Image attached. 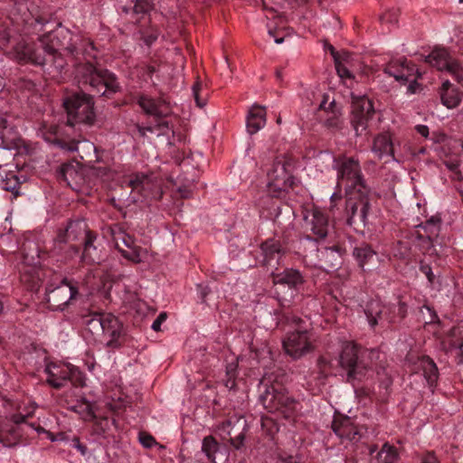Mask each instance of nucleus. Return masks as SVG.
Masks as SVG:
<instances>
[{
    "instance_id": "nucleus-1",
    "label": "nucleus",
    "mask_w": 463,
    "mask_h": 463,
    "mask_svg": "<svg viewBox=\"0 0 463 463\" xmlns=\"http://www.w3.org/2000/svg\"><path fill=\"white\" fill-rule=\"evenodd\" d=\"M44 35L54 52L66 58L67 64L71 62L75 80L82 90L108 99L120 90L114 73L94 65L97 50L89 39L61 25Z\"/></svg>"
},
{
    "instance_id": "nucleus-2",
    "label": "nucleus",
    "mask_w": 463,
    "mask_h": 463,
    "mask_svg": "<svg viewBox=\"0 0 463 463\" xmlns=\"http://www.w3.org/2000/svg\"><path fill=\"white\" fill-rule=\"evenodd\" d=\"M82 323L95 341L104 344L108 348L118 349L126 341V333L122 322L110 313L90 312L80 315Z\"/></svg>"
},
{
    "instance_id": "nucleus-3",
    "label": "nucleus",
    "mask_w": 463,
    "mask_h": 463,
    "mask_svg": "<svg viewBox=\"0 0 463 463\" xmlns=\"http://www.w3.org/2000/svg\"><path fill=\"white\" fill-rule=\"evenodd\" d=\"M14 53L19 62L31 63L47 71L61 72L67 66L66 58L54 52L44 34L34 43H18Z\"/></svg>"
},
{
    "instance_id": "nucleus-4",
    "label": "nucleus",
    "mask_w": 463,
    "mask_h": 463,
    "mask_svg": "<svg viewBox=\"0 0 463 463\" xmlns=\"http://www.w3.org/2000/svg\"><path fill=\"white\" fill-rule=\"evenodd\" d=\"M91 232L87 222L82 219L71 221L65 231L59 232L53 241V247L51 251L58 260L67 261L78 255L80 248L76 242L81 244Z\"/></svg>"
},
{
    "instance_id": "nucleus-5",
    "label": "nucleus",
    "mask_w": 463,
    "mask_h": 463,
    "mask_svg": "<svg viewBox=\"0 0 463 463\" xmlns=\"http://www.w3.org/2000/svg\"><path fill=\"white\" fill-rule=\"evenodd\" d=\"M333 168L336 171V189L345 188V193L369 189L363 178L358 160L341 156L334 158Z\"/></svg>"
},
{
    "instance_id": "nucleus-6",
    "label": "nucleus",
    "mask_w": 463,
    "mask_h": 463,
    "mask_svg": "<svg viewBox=\"0 0 463 463\" xmlns=\"http://www.w3.org/2000/svg\"><path fill=\"white\" fill-rule=\"evenodd\" d=\"M63 107L67 112L68 125L76 124L91 126L96 120L94 101L90 94L83 91L75 92L63 99Z\"/></svg>"
},
{
    "instance_id": "nucleus-7",
    "label": "nucleus",
    "mask_w": 463,
    "mask_h": 463,
    "mask_svg": "<svg viewBox=\"0 0 463 463\" xmlns=\"http://www.w3.org/2000/svg\"><path fill=\"white\" fill-rule=\"evenodd\" d=\"M273 283L278 300L284 307L289 306L305 283L302 273L296 269H285L273 274Z\"/></svg>"
},
{
    "instance_id": "nucleus-8",
    "label": "nucleus",
    "mask_w": 463,
    "mask_h": 463,
    "mask_svg": "<svg viewBox=\"0 0 463 463\" xmlns=\"http://www.w3.org/2000/svg\"><path fill=\"white\" fill-rule=\"evenodd\" d=\"M260 402L269 411L279 413L285 419L293 418L298 411V402L276 385L266 388L260 395Z\"/></svg>"
},
{
    "instance_id": "nucleus-9",
    "label": "nucleus",
    "mask_w": 463,
    "mask_h": 463,
    "mask_svg": "<svg viewBox=\"0 0 463 463\" xmlns=\"http://www.w3.org/2000/svg\"><path fill=\"white\" fill-rule=\"evenodd\" d=\"M346 194L345 215L349 226H365L370 209V190L354 191Z\"/></svg>"
},
{
    "instance_id": "nucleus-10",
    "label": "nucleus",
    "mask_w": 463,
    "mask_h": 463,
    "mask_svg": "<svg viewBox=\"0 0 463 463\" xmlns=\"http://www.w3.org/2000/svg\"><path fill=\"white\" fill-rule=\"evenodd\" d=\"M314 335L307 329H302L299 326L296 330L290 332L283 340L285 352L294 359H298L315 348Z\"/></svg>"
},
{
    "instance_id": "nucleus-11",
    "label": "nucleus",
    "mask_w": 463,
    "mask_h": 463,
    "mask_svg": "<svg viewBox=\"0 0 463 463\" xmlns=\"http://www.w3.org/2000/svg\"><path fill=\"white\" fill-rule=\"evenodd\" d=\"M406 312L407 307L403 302H399L398 305L383 306L379 302H371L365 310L368 322L372 327H374L379 323L395 322L397 317H404Z\"/></svg>"
},
{
    "instance_id": "nucleus-12",
    "label": "nucleus",
    "mask_w": 463,
    "mask_h": 463,
    "mask_svg": "<svg viewBox=\"0 0 463 463\" xmlns=\"http://www.w3.org/2000/svg\"><path fill=\"white\" fill-rule=\"evenodd\" d=\"M78 294L79 289L76 284L71 280L63 279L58 286L54 288L50 286L46 288L45 299L49 308L63 310Z\"/></svg>"
},
{
    "instance_id": "nucleus-13",
    "label": "nucleus",
    "mask_w": 463,
    "mask_h": 463,
    "mask_svg": "<svg viewBox=\"0 0 463 463\" xmlns=\"http://www.w3.org/2000/svg\"><path fill=\"white\" fill-rule=\"evenodd\" d=\"M425 61L435 67L438 71L450 74L458 83L463 82V67L459 62L450 57L445 48L436 47L425 57Z\"/></svg>"
},
{
    "instance_id": "nucleus-14",
    "label": "nucleus",
    "mask_w": 463,
    "mask_h": 463,
    "mask_svg": "<svg viewBox=\"0 0 463 463\" xmlns=\"http://www.w3.org/2000/svg\"><path fill=\"white\" fill-rule=\"evenodd\" d=\"M338 364L346 372L348 381L361 380L366 375L367 369L358 361V348L353 343L344 344Z\"/></svg>"
},
{
    "instance_id": "nucleus-15",
    "label": "nucleus",
    "mask_w": 463,
    "mask_h": 463,
    "mask_svg": "<svg viewBox=\"0 0 463 463\" xmlns=\"http://www.w3.org/2000/svg\"><path fill=\"white\" fill-rule=\"evenodd\" d=\"M108 232L115 242L116 248L121 252L124 258L135 263L141 261L138 249L135 246L134 238L127 233L119 223L110 225L108 228Z\"/></svg>"
},
{
    "instance_id": "nucleus-16",
    "label": "nucleus",
    "mask_w": 463,
    "mask_h": 463,
    "mask_svg": "<svg viewBox=\"0 0 463 463\" xmlns=\"http://www.w3.org/2000/svg\"><path fill=\"white\" fill-rule=\"evenodd\" d=\"M383 71L389 76L393 77L395 80L399 82H410L408 90L411 93H414L416 91V79L420 77V73L414 68L413 65L411 66L407 62L406 59H399L390 61L388 64H386Z\"/></svg>"
},
{
    "instance_id": "nucleus-17",
    "label": "nucleus",
    "mask_w": 463,
    "mask_h": 463,
    "mask_svg": "<svg viewBox=\"0 0 463 463\" xmlns=\"http://www.w3.org/2000/svg\"><path fill=\"white\" fill-rule=\"evenodd\" d=\"M373 114V105L369 99L362 97L354 100L352 124L357 136L366 131L369 119Z\"/></svg>"
},
{
    "instance_id": "nucleus-18",
    "label": "nucleus",
    "mask_w": 463,
    "mask_h": 463,
    "mask_svg": "<svg viewBox=\"0 0 463 463\" xmlns=\"http://www.w3.org/2000/svg\"><path fill=\"white\" fill-rule=\"evenodd\" d=\"M137 103L143 112L149 117L156 118H167L171 114L169 103L163 98H152L141 94L137 97Z\"/></svg>"
},
{
    "instance_id": "nucleus-19",
    "label": "nucleus",
    "mask_w": 463,
    "mask_h": 463,
    "mask_svg": "<svg viewBox=\"0 0 463 463\" xmlns=\"http://www.w3.org/2000/svg\"><path fill=\"white\" fill-rule=\"evenodd\" d=\"M331 53L338 76L345 80L354 79V71L360 69L357 57L348 52H335L333 47H331Z\"/></svg>"
},
{
    "instance_id": "nucleus-20",
    "label": "nucleus",
    "mask_w": 463,
    "mask_h": 463,
    "mask_svg": "<svg viewBox=\"0 0 463 463\" xmlns=\"http://www.w3.org/2000/svg\"><path fill=\"white\" fill-rule=\"evenodd\" d=\"M317 257V260H313V254L311 253L308 258H310L309 262L318 268L323 269H330L335 268L341 262V256L339 253L338 247H323L321 249H317L315 252Z\"/></svg>"
},
{
    "instance_id": "nucleus-21",
    "label": "nucleus",
    "mask_w": 463,
    "mask_h": 463,
    "mask_svg": "<svg viewBox=\"0 0 463 463\" xmlns=\"http://www.w3.org/2000/svg\"><path fill=\"white\" fill-rule=\"evenodd\" d=\"M413 373H421L430 386H433L439 376L436 364L428 356H418L415 360L409 358Z\"/></svg>"
},
{
    "instance_id": "nucleus-22",
    "label": "nucleus",
    "mask_w": 463,
    "mask_h": 463,
    "mask_svg": "<svg viewBox=\"0 0 463 463\" xmlns=\"http://www.w3.org/2000/svg\"><path fill=\"white\" fill-rule=\"evenodd\" d=\"M307 228L317 237L316 240L324 239L329 234L330 226L326 215L319 209L315 208L305 217Z\"/></svg>"
},
{
    "instance_id": "nucleus-23",
    "label": "nucleus",
    "mask_w": 463,
    "mask_h": 463,
    "mask_svg": "<svg viewBox=\"0 0 463 463\" xmlns=\"http://www.w3.org/2000/svg\"><path fill=\"white\" fill-rule=\"evenodd\" d=\"M332 429L341 439L356 441L361 437L358 428L348 417L335 420L332 423Z\"/></svg>"
},
{
    "instance_id": "nucleus-24",
    "label": "nucleus",
    "mask_w": 463,
    "mask_h": 463,
    "mask_svg": "<svg viewBox=\"0 0 463 463\" xmlns=\"http://www.w3.org/2000/svg\"><path fill=\"white\" fill-rule=\"evenodd\" d=\"M353 256L360 268L364 270H370L378 263V254L373 248L363 243L354 249Z\"/></svg>"
},
{
    "instance_id": "nucleus-25",
    "label": "nucleus",
    "mask_w": 463,
    "mask_h": 463,
    "mask_svg": "<svg viewBox=\"0 0 463 463\" xmlns=\"http://www.w3.org/2000/svg\"><path fill=\"white\" fill-rule=\"evenodd\" d=\"M288 174L285 165L281 161L274 162L271 169L268 171V185L275 191H281L287 187Z\"/></svg>"
},
{
    "instance_id": "nucleus-26",
    "label": "nucleus",
    "mask_w": 463,
    "mask_h": 463,
    "mask_svg": "<svg viewBox=\"0 0 463 463\" xmlns=\"http://www.w3.org/2000/svg\"><path fill=\"white\" fill-rule=\"evenodd\" d=\"M266 125V110L264 107L252 106L246 118V128L250 135L257 133Z\"/></svg>"
},
{
    "instance_id": "nucleus-27",
    "label": "nucleus",
    "mask_w": 463,
    "mask_h": 463,
    "mask_svg": "<svg viewBox=\"0 0 463 463\" xmlns=\"http://www.w3.org/2000/svg\"><path fill=\"white\" fill-rule=\"evenodd\" d=\"M19 141L17 131L3 118V122L0 123V147L7 150L16 148Z\"/></svg>"
},
{
    "instance_id": "nucleus-28",
    "label": "nucleus",
    "mask_w": 463,
    "mask_h": 463,
    "mask_svg": "<svg viewBox=\"0 0 463 463\" xmlns=\"http://www.w3.org/2000/svg\"><path fill=\"white\" fill-rule=\"evenodd\" d=\"M372 151L379 157L390 156L393 158V142L389 133L378 135L373 143Z\"/></svg>"
},
{
    "instance_id": "nucleus-29",
    "label": "nucleus",
    "mask_w": 463,
    "mask_h": 463,
    "mask_svg": "<svg viewBox=\"0 0 463 463\" xmlns=\"http://www.w3.org/2000/svg\"><path fill=\"white\" fill-rule=\"evenodd\" d=\"M260 250L263 257L262 262L265 265L270 264L274 260H279L282 255V246L279 241L269 239L260 245Z\"/></svg>"
},
{
    "instance_id": "nucleus-30",
    "label": "nucleus",
    "mask_w": 463,
    "mask_h": 463,
    "mask_svg": "<svg viewBox=\"0 0 463 463\" xmlns=\"http://www.w3.org/2000/svg\"><path fill=\"white\" fill-rule=\"evenodd\" d=\"M96 239V234L92 233L82 242L84 247L81 260L86 263H99L101 260V250L94 244Z\"/></svg>"
},
{
    "instance_id": "nucleus-31",
    "label": "nucleus",
    "mask_w": 463,
    "mask_h": 463,
    "mask_svg": "<svg viewBox=\"0 0 463 463\" xmlns=\"http://www.w3.org/2000/svg\"><path fill=\"white\" fill-rule=\"evenodd\" d=\"M440 98L444 106L454 109L461 100V93L449 80H445L440 90Z\"/></svg>"
},
{
    "instance_id": "nucleus-32",
    "label": "nucleus",
    "mask_w": 463,
    "mask_h": 463,
    "mask_svg": "<svg viewBox=\"0 0 463 463\" xmlns=\"http://www.w3.org/2000/svg\"><path fill=\"white\" fill-rule=\"evenodd\" d=\"M128 183V186L131 187L133 191L140 193L145 197L146 196L145 191L150 189L152 186L150 176L143 173L131 175Z\"/></svg>"
},
{
    "instance_id": "nucleus-33",
    "label": "nucleus",
    "mask_w": 463,
    "mask_h": 463,
    "mask_svg": "<svg viewBox=\"0 0 463 463\" xmlns=\"http://www.w3.org/2000/svg\"><path fill=\"white\" fill-rule=\"evenodd\" d=\"M130 5H122L121 9L122 12L125 14H129L132 12L134 14L137 15H144L147 13H149L153 7L154 4L152 0H128Z\"/></svg>"
},
{
    "instance_id": "nucleus-34",
    "label": "nucleus",
    "mask_w": 463,
    "mask_h": 463,
    "mask_svg": "<svg viewBox=\"0 0 463 463\" xmlns=\"http://www.w3.org/2000/svg\"><path fill=\"white\" fill-rule=\"evenodd\" d=\"M0 186L5 191L18 194V188L20 187V181L18 176L13 171L2 170L0 172Z\"/></svg>"
},
{
    "instance_id": "nucleus-35",
    "label": "nucleus",
    "mask_w": 463,
    "mask_h": 463,
    "mask_svg": "<svg viewBox=\"0 0 463 463\" xmlns=\"http://www.w3.org/2000/svg\"><path fill=\"white\" fill-rule=\"evenodd\" d=\"M79 175L75 166L71 164H63L57 172V178L63 181L68 186L74 188L72 182Z\"/></svg>"
},
{
    "instance_id": "nucleus-36",
    "label": "nucleus",
    "mask_w": 463,
    "mask_h": 463,
    "mask_svg": "<svg viewBox=\"0 0 463 463\" xmlns=\"http://www.w3.org/2000/svg\"><path fill=\"white\" fill-rule=\"evenodd\" d=\"M398 454L393 446L385 443L378 453L379 463H397Z\"/></svg>"
},
{
    "instance_id": "nucleus-37",
    "label": "nucleus",
    "mask_w": 463,
    "mask_h": 463,
    "mask_svg": "<svg viewBox=\"0 0 463 463\" xmlns=\"http://www.w3.org/2000/svg\"><path fill=\"white\" fill-rule=\"evenodd\" d=\"M220 447L221 446L213 436H207L203 440L202 450L210 460L213 454H215V452L220 449Z\"/></svg>"
},
{
    "instance_id": "nucleus-38",
    "label": "nucleus",
    "mask_w": 463,
    "mask_h": 463,
    "mask_svg": "<svg viewBox=\"0 0 463 463\" xmlns=\"http://www.w3.org/2000/svg\"><path fill=\"white\" fill-rule=\"evenodd\" d=\"M113 424H115L114 419L110 420L108 417H95L94 430L99 435H104L110 430V426Z\"/></svg>"
},
{
    "instance_id": "nucleus-39",
    "label": "nucleus",
    "mask_w": 463,
    "mask_h": 463,
    "mask_svg": "<svg viewBox=\"0 0 463 463\" xmlns=\"http://www.w3.org/2000/svg\"><path fill=\"white\" fill-rule=\"evenodd\" d=\"M421 229L427 234L426 236L430 240L431 237L437 236L439 233V220L431 218L424 225L421 226Z\"/></svg>"
},
{
    "instance_id": "nucleus-40",
    "label": "nucleus",
    "mask_w": 463,
    "mask_h": 463,
    "mask_svg": "<svg viewBox=\"0 0 463 463\" xmlns=\"http://www.w3.org/2000/svg\"><path fill=\"white\" fill-rule=\"evenodd\" d=\"M68 377L69 381L71 382V383L75 386H83L84 384V378L82 373L74 367H71L68 370Z\"/></svg>"
},
{
    "instance_id": "nucleus-41",
    "label": "nucleus",
    "mask_w": 463,
    "mask_h": 463,
    "mask_svg": "<svg viewBox=\"0 0 463 463\" xmlns=\"http://www.w3.org/2000/svg\"><path fill=\"white\" fill-rule=\"evenodd\" d=\"M213 463H229V450L226 447L220 449L213 454L210 459Z\"/></svg>"
},
{
    "instance_id": "nucleus-42",
    "label": "nucleus",
    "mask_w": 463,
    "mask_h": 463,
    "mask_svg": "<svg viewBox=\"0 0 463 463\" xmlns=\"http://www.w3.org/2000/svg\"><path fill=\"white\" fill-rule=\"evenodd\" d=\"M165 118H166L155 119L156 124L152 126L154 128V131L157 130L160 132V134L166 135L169 131L172 130V127Z\"/></svg>"
},
{
    "instance_id": "nucleus-43",
    "label": "nucleus",
    "mask_w": 463,
    "mask_h": 463,
    "mask_svg": "<svg viewBox=\"0 0 463 463\" xmlns=\"http://www.w3.org/2000/svg\"><path fill=\"white\" fill-rule=\"evenodd\" d=\"M83 146L89 151L86 156L80 155L81 159L86 160L90 163L98 161V156L96 155L97 148L93 143H84Z\"/></svg>"
},
{
    "instance_id": "nucleus-44",
    "label": "nucleus",
    "mask_w": 463,
    "mask_h": 463,
    "mask_svg": "<svg viewBox=\"0 0 463 463\" xmlns=\"http://www.w3.org/2000/svg\"><path fill=\"white\" fill-rule=\"evenodd\" d=\"M201 89H202V82L197 80L193 85L192 91H193V95H194V100L196 102V105L200 108H203L205 105V99H201V97H200Z\"/></svg>"
},
{
    "instance_id": "nucleus-45",
    "label": "nucleus",
    "mask_w": 463,
    "mask_h": 463,
    "mask_svg": "<svg viewBox=\"0 0 463 463\" xmlns=\"http://www.w3.org/2000/svg\"><path fill=\"white\" fill-rule=\"evenodd\" d=\"M67 376H58V373L54 377H48L47 383L55 389H61L66 383Z\"/></svg>"
},
{
    "instance_id": "nucleus-46",
    "label": "nucleus",
    "mask_w": 463,
    "mask_h": 463,
    "mask_svg": "<svg viewBox=\"0 0 463 463\" xmlns=\"http://www.w3.org/2000/svg\"><path fill=\"white\" fill-rule=\"evenodd\" d=\"M139 441L145 448H152L156 444L155 438L146 432L139 433Z\"/></svg>"
},
{
    "instance_id": "nucleus-47",
    "label": "nucleus",
    "mask_w": 463,
    "mask_h": 463,
    "mask_svg": "<svg viewBox=\"0 0 463 463\" xmlns=\"http://www.w3.org/2000/svg\"><path fill=\"white\" fill-rule=\"evenodd\" d=\"M167 317V315L165 312H162L158 315V317L155 319V321L153 322L152 324V329L154 331H159L160 330V326L162 325L163 322L165 321Z\"/></svg>"
},
{
    "instance_id": "nucleus-48",
    "label": "nucleus",
    "mask_w": 463,
    "mask_h": 463,
    "mask_svg": "<svg viewBox=\"0 0 463 463\" xmlns=\"http://www.w3.org/2000/svg\"><path fill=\"white\" fill-rule=\"evenodd\" d=\"M420 271L422 273H424L426 275V277L428 278V280L430 283H432L433 280H434V274L431 271V268L429 265H427V264L421 263L420 267Z\"/></svg>"
},
{
    "instance_id": "nucleus-49",
    "label": "nucleus",
    "mask_w": 463,
    "mask_h": 463,
    "mask_svg": "<svg viewBox=\"0 0 463 463\" xmlns=\"http://www.w3.org/2000/svg\"><path fill=\"white\" fill-rule=\"evenodd\" d=\"M137 131H138V134L140 135V137H146L147 132H150V133L154 132V128L152 126L143 127L140 125H137Z\"/></svg>"
},
{
    "instance_id": "nucleus-50",
    "label": "nucleus",
    "mask_w": 463,
    "mask_h": 463,
    "mask_svg": "<svg viewBox=\"0 0 463 463\" xmlns=\"http://www.w3.org/2000/svg\"><path fill=\"white\" fill-rule=\"evenodd\" d=\"M421 463H439V461L433 453L429 452L422 458Z\"/></svg>"
},
{
    "instance_id": "nucleus-51",
    "label": "nucleus",
    "mask_w": 463,
    "mask_h": 463,
    "mask_svg": "<svg viewBox=\"0 0 463 463\" xmlns=\"http://www.w3.org/2000/svg\"><path fill=\"white\" fill-rule=\"evenodd\" d=\"M415 128H416L417 132L420 136H422L424 137H427L429 136V128L427 126H425V125H417L415 127Z\"/></svg>"
},
{
    "instance_id": "nucleus-52",
    "label": "nucleus",
    "mask_w": 463,
    "mask_h": 463,
    "mask_svg": "<svg viewBox=\"0 0 463 463\" xmlns=\"http://www.w3.org/2000/svg\"><path fill=\"white\" fill-rule=\"evenodd\" d=\"M75 442L74 447L81 453V455H85L87 453V447L80 442L78 438L74 439Z\"/></svg>"
},
{
    "instance_id": "nucleus-53",
    "label": "nucleus",
    "mask_w": 463,
    "mask_h": 463,
    "mask_svg": "<svg viewBox=\"0 0 463 463\" xmlns=\"http://www.w3.org/2000/svg\"><path fill=\"white\" fill-rule=\"evenodd\" d=\"M243 440H244V434L241 433L239 434L237 437H236V439L234 440L233 439V449H240L242 444H243Z\"/></svg>"
},
{
    "instance_id": "nucleus-54",
    "label": "nucleus",
    "mask_w": 463,
    "mask_h": 463,
    "mask_svg": "<svg viewBox=\"0 0 463 463\" xmlns=\"http://www.w3.org/2000/svg\"><path fill=\"white\" fill-rule=\"evenodd\" d=\"M199 288H201L200 298H201L202 301L204 302L205 301V298H206V296L209 293V289H208L207 287L199 286Z\"/></svg>"
},
{
    "instance_id": "nucleus-55",
    "label": "nucleus",
    "mask_w": 463,
    "mask_h": 463,
    "mask_svg": "<svg viewBox=\"0 0 463 463\" xmlns=\"http://www.w3.org/2000/svg\"><path fill=\"white\" fill-rule=\"evenodd\" d=\"M53 369H56L57 367L55 365H47L45 368V373L49 375V377H54L56 375V373L52 371Z\"/></svg>"
},
{
    "instance_id": "nucleus-56",
    "label": "nucleus",
    "mask_w": 463,
    "mask_h": 463,
    "mask_svg": "<svg viewBox=\"0 0 463 463\" xmlns=\"http://www.w3.org/2000/svg\"><path fill=\"white\" fill-rule=\"evenodd\" d=\"M58 144L61 146V148H63V149H67V150H69V151H74V150L78 151V150H79V147H78V146H76V145H72V146H65L63 145V142H61V141H58Z\"/></svg>"
},
{
    "instance_id": "nucleus-57",
    "label": "nucleus",
    "mask_w": 463,
    "mask_h": 463,
    "mask_svg": "<svg viewBox=\"0 0 463 463\" xmlns=\"http://www.w3.org/2000/svg\"><path fill=\"white\" fill-rule=\"evenodd\" d=\"M338 192L333 193V194L330 197L331 203H335L337 200H340L342 198L341 193L339 189H337Z\"/></svg>"
},
{
    "instance_id": "nucleus-58",
    "label": "nucleus",
    "mask_w": 463,
    "mask_h": 463,
    "mask_svg": "<svg viewBox=\"0 0 463 463\" xmlns=\"http://www.w3.org/2000/svg\"><path fill=\"white\" fill-rule=\"evenodd\" d=\"M179 193L183 198H188L190 196V191L186 188H179Z\"/></svg>"
},
{
    "instance_id": "nucleus-59",
    "label": "nucleus",
    "mask_w": 463,
    "mask_h": 463,
    "mask_svg": "<svg viewBox=\"0 0 463 463\" xmlns=\"http://www.w3.org/2000/svg\"><path fill=\"white\" fill-rule=\"evenodd\" d=\"M278 463H296V461L293 458V457L289 456L287 458H280L279 462Z\"/></svg>"
},
{
    "instance_id": "nucleus-60",
    "label": "nucleus",
    "mask_w": 463,
    "mask_h": 463,
    "mask_svg": "<svg viewBox=\"0 0 463 463\" xmlns=\"http://www.w3.org/2000/svg\"><path fill=\"white\" fill-rule=\"evenodd\" d=\"M69 369H70V368L68 367V368H66L65 370H61V371H60L59 373H58V376H68V370H69ZM67 381H69V377H66V382H67Z\"/></svg>"
},
{
    "instance_id": "nucleus-61",
    "label": "nucleus",
    "mask_w": 463,
    "mask_h": 463,
    "mask_svg": "<svg viewBox=\"0 0 463 463\" xmlns=\"http://www.w3.org/2000/svg\"><path fill=\"white\" fill-rule=\"evenodd\" d=\"M229 426H230V421L228 420V421H227V425H226V426L224 425V426H222V427L220 429L221 435H222V433H224V432H226L227 434H229V433H230V431L226 430L227 428H229Z\"/></svg>"
},
{
    "instance_id": "nucleus-62",
    "label": "nucleus",
    "mask_w": 463,
    "mask_h": 463,
    "mask_svg": "<svg viewBox=\"0 0 463 463\" xmlns=\"http://www.w3.org/2000/svg\"><path fill=\"white\" fill-rule=\"evenodd\" d=\"M24 420H25V416H24V415L19 414V415L15 416V422L16 423L24 421Z\"/></svg>"
},
{
    "instance_id": "nucleus-63",
    "label": "nucleus",
    "mask_w": 463,
    "mask_h": 463,
    "mask_svg": "<svg viewBox=\"0 0 463 463\" xmlns=\"http://www.w3.org/2000/svg\"><path fill=\"white\" fill-rule=\"evenodd\" d=\"M154 71H155V68H154L153 66H148V67H147V73H148L149 75H151L152 73H154Z\"/></svg>"
},
{
    "instance_id": "nucleus-64",
    "label": "nucleus",
    "mask_w": 463,
    "mask_h": 463,
    "mask_svg": "<svg viewBox=\"0 0 463 463\" xmlns=\"http://www.w3.org/2000/svg\"><path fill=\"white\" fill-rule=\"evenodd\" d=\"M458 347L461 356L463 357V340H462V343H460Z\"/></svg>"
}]
</instances>
